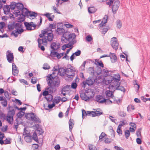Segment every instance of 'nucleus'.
Segmentation results:
<instances>
[{"instance_id": "nucleus-1", "label": "nucleus", "mask_w": 150, "mask_h": 150, "mask_svg": "<svg viewBox=\"0 0 150 150\" xmlns=\"http://www.w3.org/2000/svg\"><path fill=\"white\" fill-rule=\"evenodd\" d=\"M76 35L74 34H71L69 32L64 33L62 36L61 41L62 43H69L65 45L67 48H69L76 42L74 39Z\"/></svg>"}, {"instance_id": "nucleus-2", "label": "nucleus", "mask_w": 150, "mask_h": 150, "mask_svg": "<svg viewBox=\"0 0 150 150\" xmlns=\"http://www.w3.org/2000/svg\"><path fill=\"white\" fill-rule=\"evenodd\" d=\"M47 80H49L47 84L48 85L50 86V87L47 88H46L45 89L48 91L49 93L51 94L56 91L57 90V88L52 85V79L53 78V77H52V74H49L47 76Z\"/></svg>"}, {"instance_id": "nucleus-3", "label": "nucleus", "mask_w": 150, "mask_h": 150, "mask_svg": "<svg viewBox=\"0 0 150 150\" xmlns=\"http://www.w3.org/2000/svg\"><path fill=\"white\" fill-rule=\"evenodd\" d=\"M25 116L28 120L32 121L36 123H40L41 122L39 118L33 112L28 113Z\"/></svg>"}, {"instance_id": "nucleus-4", "label": "nucleus", "mask_w": 150, "mask_h": 150, "mask_svg": "<svg viewBox=\"0 0 150 150\" xmlns=\"http://www.w3.org/2000/svg\"><path fill=\"white\" fill-rule=\"evenodd\" d=\"M95 82V80L93 77H89L86 80L83 81L82 87L85 88L86 85L91 86Z\"/></svg>"}, {"instance_id": "nucleus-5", "label": "nucleus", "mask_w": 150, "mask_h": 150, "mask_svg": "<svg viewBox=\"0 0 150 150\" xmlns=\"http://www.w3.org/2000/svg\"><path fill=\"white\" fill-rule=\"evenodd\" d=\"M105 83L106 85L109 84L110 83L111 84L109 85V88L110 89H111L112 88L114 89H115L116 87L120 85V81H106Z\"/></svg>"}, {"instance_id": "nucleus-6", "label": "nucleus", "mask_w": 150, "mask_h": 150, "mask_svg": "<svg viewBox=\"0 0 150 150\" xmlns=\"http://www.w3.org/2000/svg\"><path fill=\"white\" fill-rule=\"evenodd\" d=\"M52 77L53 78L52 79V85L56 88L58 87L60 83V79L59 78L55 76H53V75L54 74V72L52 73Z\"/></svg>"}, {"instance_id": "nucleus-7", "label": "nucleus", "mask_w": 150, "mask_h": 150, "mask_svg": "<svg viewBox=\"0 0 150 150\" xmlns=\"http://www.w3.org/2000/svg\"><path fill=\"white\" fill-rule=\"evenodd\" d=\"M24 7L23 4L21 3H16V10H14L13 13L16 17H18L21 14L20 11Z\"/></svg>"}, {"instance_id": "nucleus-8", "label": "nucleus", "mask_w": 150, "mask_h": 150, "mask_svg": "<svg viewBox=\"0 0 150 150\" xmlns=\"http://www.w3.org/2000/svg\"><path fill=\"white\" fill-rule=\"evenodd\" d=\"M38 47L40 48L42 51H44L45 50V48L42 45V44H43L44 45H46L47 44V41L45 37L43 39L38 38Z\"/></svg>"}, {"instance_id": "nucleus-9", "label": "nucleus", "mask_w": 150, "mask_h": 150, "mask_svg": "<svg viewBox=\"0 0 150 150\" xmlns=\"http://www.w3.org/2000/svg\"><path fill=\"white\" fill-rule=\"evenodd\" d=\"M15 114V111L13 109L9 110L7 115V121L10 124L13 121V117Z\"/></svg>"}, {"instance_id": "nucleus-10", "label": "nucleus", "mask_w": 150, "mask_h": 150, "mask_svg": "<svg viewBox=\"0 0 150 150\" xmlns=\"http://www.w3.org/2000/svg\"><path fill=\"white\" fill-rule=\"evenodd\" d=\"M105 93L106 94V96L109 97H110L111 98L113 99L114 101L117 104H119L120 102V100L118 98L117 99H115V97L113 95V92H112L110 91H107Z\"/></svg>"}, {"instance_id": "nucleus-11", "label": "nucleus", "mask_w": 150, "mask_h": 150, "mask_svg": "<svg viewBox=\"0 0 150 150\" xmlns=\"http://www.w3.org/2000/svg\"><path fill=\"white\" fill-rule=\"evenodd\" d=\"M111 45L112 47L115 50H117L118 48L119 43L117 39L115 37L112 38L111 40Z\"/></svg>"}, {"instance_id": "nucleus-12", "label": "nucleus", "mask_w": 150, "mask_h": 150, "mask_svg": "<svg viewBox=\"0 0 150 150\" xmlns=\"http://www.w3.org/2000/svg\"><path fill=\"white\" fill-rule=\"evenodd\" d=\"M33 22H31L30 23L26 22H24V24L28 30H31L35 29L36 26V25L33 24Z\"/></svg>"}, {"instance_id": "nucleus-13", "label": "nucleus", "mask_w": 150, "mask_h": 150, "mask_svg": "<svg viewBox=\"0 0 150 150\" xmlns=\"http://www.w3.org/2000/svg\"><path fill=\"white\" fill-rule=\"evenodd\" d=\"M74 71L70 68L66 69V76L68 77L72 78L74 75Z\"/></svg>"}, {"instance_id": "nucleus-14", "label": "nucleus", "mask_w": 150, "mask_h": 150, "mask_svg": "<svg viewBox=\"0 0 150 150\" xmlns=\"http://www.w3.org/2000/svg\"><path fill=\"white\" fill-rule=\"evenodd\" d=\"M114 1L112 4V10L113 13H115L120 6V1L119 0H115Z\"/></svg>"}, {"instance_id": "nucleus-15", "label": "nucleus", "mask_w": 150, "mask_h": 150, "mask_svg": "<svg viewBox=\"0 0 150 150\" xmlns=\"http://www.w3.org/2000/svg\"><path fill=\"white\" fill-rule=\"evenodd\" d=\"M6 52L8 53V54L6 55V58L7 61L9 63H11L13 61L14 57L13 53L12 52H11L9 50L7 51Z\"/></svg>"}, {"instance_id": "nucleus-16", "label": "nucleus", "mask_w": 150, "mask_h": 150, "mask_svg": "<svg viewBox=\"0 0 150 150\" xmlns=\"http://www.w3.org/2000/svg\"><path fill=\"white\" fill-rule=\"evenodd\" d=\"M18 23H16L14 22L10 23L7 25V27L8 28L7 31H11L13 30L14 28L16 29L18 25Z\"/></svg>"}, {"instance_id": "nucleus-17", "label": "nucleus", "mask_w": 150, "mask_h": 150, "mask_svg": "<svg viewBox=\"0 0 150 150\" xmlns=\"http://www.w3.org/2000/svg\"><path fill=\"white\" fill-rule=\"evenodd\" d=\"M88 97H89V100L93 98L94 96V92L93 90L91 89H88L85 91Z\"/></svg>"}, {"instance_id": "nucleus-18", "label": "nucleus", "mask_w": 150, "mask_h": 150, "mask_svg": "<svg viewBox=\"0 0 150 150\" xmlns=\"http://www.w3.org/2000/svg\"><path fill=\"white\" fill-rule=\"evenodd\" d=\"M51 48L53 50H56L60 47V45L57 42H53L50 45Z\"/></svg>"}, {"instance_id": "nucleus-19", "label": "nucleus", "mask_w": 150, "mask_h": 150, "mask_svg": "<svg viewBox=\"0 0 150 150\" xmlns=\"http://www.w3.org/2000/svg\"><path fill=\"white\" fill-rule=\"evenodd\" d=\"M96 101L100 103H103L106 100V99L102 95H98L96 96Z\"/></svg>"}, {"instance_id": "nucleus-20", "label": "nucleus", "mask_w": 150, "mask_h": 150, "mask_svg": "<svg viewBox=\"0 0 150 150\" xmlns=\"http://www.w3.org/2000/svg\"><path fill=\"white\" fill-rule=\"evenodd\" d=\"M23 135L24 136V139L27 142H31L32 138L31 135L30 133L24 134Z\"/></svg>"}, {"instance_id": "nucleus-21", "label": "nucleus", "mask_w": 150, "mask_h": 150, "mask_svg": "<svg viewBox=\"0 0 150 150\" xmlns=\"http://www.w3.org/2000/svg\"><path fill=\"white\" fill-rule=\"evenodd\" d=\"M94 111L93 112H92V113H93V117L95 116H100L101 115L103 114V112L101 111L100 109L99 108L97 109H93Z\"/></svg>"}, {"instance_id": "nucleus-22", "label": "nucleus", "mask_w": 150, "mask_h": 150, "mask_svg": "<svg viewBox=\"0 0 150 150\" xmlns=\"http://www.w3.org/2000/svg\"><path fill=\"white\" fill-rule=\"evenodd\" d=\"M108 16L105 15L102 19L101 23L99 25V27L100 28L105 25V24L107 22Z\"/></svg>"}, {"instance_id": "nucleus-23", "label": "nucleus", "mask_w": 150, "mask_h": 150, "mask_svg": "<svg viewBox=\"0 0 150 150\" xmlns=\"http://www.w3.org/2000/svg\"><path fill=\"white\" fill-rule=\"evenodd\" d=\"M29 11L26 8L23 7L20 11L21 15L23 16H25L28 14Z\"/></svg>"}, {"instance_id": "nucleus-24", "label": "nucleus", "mask_w": 150, "mask_h": 150, "mask_svg": "<svg viewBox=\"0 0 150 150\" xmlns=\"http://www.w3.org/2000/svg\"><path fill=\"white\" fill-rule=\"evenodd\" d=\"M80 96L81 99L83 100L86 101H89V97H88L87 95L86 92L82 93H80Z\"/></svg>"}, {"instance_id": "nucleus-25", "label": "nucleus", "mask_w": 150, "mask_h": 150, "mask_svg": "<svg viewBox=\"0 0 150 150\" xmlns=\"http://www.w3.org/2000/svg\"><path fill=\"white\" fill-rule=\"evenodd\" d=\"M110 58L112 62L114 63L115 62L117 59V58L115 54L114 53L110 52Z\"/></svg>"}, {"instance_id": "nucleus-26", "label": "nucleus", "mask_w": 150, "mask_h": 150, "mask_svg": "<svg viewBox=\"0 0 150 150\" xmlns=\"http://www.w3.org/2000/svg\"><path fill=\"white\" fill-rule=\"evenodd\" d=\"M47 39H46L48 41L51 42L52 41L54 38L53 34L52 32H49L47 33Z\"/></svg>"}, {"instance_id": "nucleus-27", "label": "nucleus", "mask_w": 150, "mask_h": 150, "mask_svg": "<svg viewBox=\"0 0 150 150\" xmlns=\"http://www.w3.org/2000/svg\"><path fill=\"white\" fill-rule=\"evenodd\" d=\"M21 25L20 23H18L17 27L16 28V32H14L20 34L23 32V29H20L21 28Z\"/></svg>"}, {"instance_id": "nucleus-28", "label": "nucleus", "mask_w": 150, "mask_h": 150, "mask_svg": "<svg viewBox=\"0 0 150 150\" xmlns=\"http://www.w3.org/2000/svg\"><path fill=\"white\" fill-rule=\"evenodd\" d=\"M66 69H64V68H59L58 74L61 76H64V74H65Z\"/></svg>"}, {"instance_id": "nucleus-29", "label": "nucleus", "mask_w": 150, "mask_h": 150, "mask_svg": "<svg viewBox=\"0 0 150 150\" xmlns=\"http://www.w3.org/2000/svg\"><path fill=\"white\" fill-rule=\"evenodd\" d=\"M118 77L117 78H116L114 77L111 76V80H107V79H105L104 80L105 82H106V81H120V75H118Z\"/></svg>"}, {"instance_id": "nucleus-30", "label": "nucleus", "mask_w": 150, "mask_h": 150, "mask_svg": "<svg viewBox=\"0 0 150 150\" xmlns=\"http://www.w3.org/2000/svg\"><path fill=\"white\" fill-rule=\"evenodd\" d=\"M3 100H1V103L3 107H6L7 105V101L6 98L4 97Z\"/></svg>"}, {"instance_id": "nucleus-31", "label": "nucleus", "mask_w": 150, "mask_h": 150, "mask_svg": "<svg viewBox=\"0 0 150 150\" xmlns=\"http://www.w3.org/2000/svg\"><path fill=\"white\" fill-rule=\"evenodd\" d=\"M88 11L89 13H93L96 11V9L93 6L90 7L88 8Z\"/></svg>"}, {"instance_id": "nucleus-32", "label": "nucleus", "mask_w": 150, "mask_h": 150, "mask_svg": "<svg viewBox=\"0 0 150 150\" xmlns=\"http://www.w3.org/2000/svg\"><path fill=\"white\" fill-rule=\"evenodd\" d=\"M11 139L10 138H6L5 140H3V143H0V144L1 145L4 144H10L11 143Z\"/></svg>"}, {"instance_id": "nucleus-33", "label": "nucleus", "mask_w": 150, "mask_h": 150, "mask_svg": "<svg viewBox=\"0 0 150 150\" xmlns=\"http://www.w3.org/2000/svg\"><path fill=\"white\" fill-rule=\"evenodd\" d=\"M74 120L72 119H70L69 122V129L70 131H71L73 128V126L74 125V124L73 123Z\"/></svg>"}, {"instance_id": "nucleus-34", "label": "nucleus", "mask_w": 150, "mask_h": 150, "mask_svg": "<svg viewBox=\"0 0 150 150\" xmlns=\"http://www.w3.org/2000/svg\"><path fill=\"white\" fill-rule=\"evenodd\" d=\"M10 8L8 5H5L4 7L3 10L4 13L6 14L8 13L10 11Z\"/></svg>"}, {"instance_id": "nucleus-35", "label": "nucleus", "mask_w": 150, "mask_h": 150, "mask_svg": "<svg viewBox=\"0 0 150 150\" xmlns=\"http://www.w3.org/2000/svg\"><path fill=\"white\" fill-rule=\"evenodd\" d=\"M57 32H58V34L59 35H62L63 34L66 33V32H65V30L63 28H57Z\"/></svg>"}, {"instance_id": "nucleus-36", "label": "nucleus", "mask_w": 150, "mask_h": 150, "mask_svg": "<svg viewBox=\"0 0 150 150\" xmlns=\"http://www.w3.org/2000/svg\"><path fill=\"white\" fill-rule=\"evenodd\" d=\"M95 64L96 65H98L102 67H104L102 61L99 60H96Z\"/></svg>"}, {"instance_id": "nucleus-37", "label": "nucleus", "mask_w": 150, "mask_h": 150, "mask_svg": "<svg viewBox=\"0 0 150 150\" xmlns=\"http://www.w3.org/2000/svg\"><path fill=\"white\" fill-rule=\"evenodd\" d=\"M32 139H33L35 141L37 142H38V136L37 135L36 132H35L33 134V137H32Z\"/></svg>"}, {"instance_id": "nucleus-38", "label": "nucleus", "mask_w": 150, "mask_h": 150, "mask_svg": "<svg viewBox=\"0 0 150 150\" xmlns=\"http://www.w3.org/2000/svg\"><path fill=\"white\" fill-rule=\"evenodd\" d=\"M16 3L15 2L11 3L10 6V8L12 10H16Z\"/></svg>"}, {"instance_id": "nucleus-39", "label": "nucleus", "mask_w": 150, "mask_h": 150, "mask_svg": "<svg viewBox=\"0 0 150 150\" xmlns=\"http://www.w3.org/2000/svg\"><path fill=\"white\" fill-rule=\"evenodd\" d=\"M142 128H140L138 129L136 132V135L138 138H141V131Z\"/></svg>"}, {"instance_id": "nucleus-40", "label": "nucleus", "mask_w": 150, "mask_h": 150, "mask_svg": "<svg viewBox=\"0 0 150 150\" xmlns=\"http://www.w3.org/2000/svg\"><path fill=\"white\" fill-rule=\"evenodd\" d=\"M53 96L51 94H49L45 98L48 101H51L53 99Z\"/></svg>"}, {"instance_id": "nucleus-41", "label": "nucleus", "mask_w": 150, "mask_h": 150, "mask_svg": "<svg viewBox=\"0 0 150 150\" xmlns=\"http://www.w3.org/2000/svg\"><path fill=\"white\" fill-rule=\"evenodd\" d=\"M115 89L116 90L121 91L123 92H125V89L123 87L120 86V85L116 87Z\"/></svg>"}, {"instance_id": "nucleus-42", "label": "nucleus", "mask_w": 150, "mask_h": 150, "mask_svg": "<svg viewBox=\"0 0 150 150\" xmlns=\"http://www.w3.org/2000/svg\"><path fill=\"white\" fill-rule=\"evenodd\" d=\"M88 148L89 150H97L96 146L93 144H89Z\"/></svg>"}, {"instance_id": "nucleus-43", "label": "nucleus", "mask_w": 150, "mask_h": 150, "mask_svg": "<svg viewBox=\"0 0 150 150\" xmlns=\"http://www.w3.org/2000/svg\"><path fill=\"white\" fill-rule=\"evenodd\" d=\"M70 86L68 85H66L62 89L61 91L66 92L68 91V89L69 88Z\"/></svg>"}, {"instance_id": "nucleus-44", "label": "nucleus", "mask_w": 150, "mask_h": 150, "mask_svg": "<svg viewBox=\"0 0 150 150\" xmlns=\"http://www.w3.org/2000/svg\"><path fill=\"white\" fill-rule=\"evenodd\" d=\"M28 14L30 17L32 16L36 17L37 16V14L34 12L29 11Z\"/></svg>"}, {"instance_id": "nucleus-45", "label": "nucleus", "mask_w": 150, "mask_h": 150, "mask_svg": "<svg viewBox=\"0 0 150 150\" xmlns=\"http://www.w3.org/2000/svg\"><path fill=\"white\" fill-rule=\"evenodd\" d=\"M25 114V112L22 111H20L17 113V115L18 118L22 117Z\"/></svg>"}, {"instance_id": "nucleus-46", "label": "nucleus", "mask_w": 150, "mask_h": 150, "mask_svg": "<svg viewBox=\"0 0 150 150\" xmlns=\"http://www.w3.org/2000/svg\"><path fill=\"white\" fill-rule=\"evenodd\" d=\"M12 74L14 76H16L17 75L19 72L18 70L17 69H12Z\"/></svg>"}, {"instance_id": "nucleus-47", "label": "nucleus", "mask_w": 150, "mask_h": 150, "mask_svg": "<svg viewBox=\"0 0 150 150\" xmlns=\"http://www.w3.org/2000/svg\"><path fill=\"white\" fill-rule=\"evenodd\" d=\"M18 16H20V17H19V18L18 19V21L19 23H21L24 20L25 16H23L21 14Z\"/></svg>"}, {"instance_id": "nucleus-48", "label": "nucleus", "mask_w": 150, "mask_h": 150, "mask_svg": "<svg viewBox=\"0 0 150 150\" xmlns=\"http://www.w3.org/2000/svg\"><path fill=\"white\" fill-rule=\"evenodd\" d=\"M117 26L119 28H120L122 26V23L120 20H117L116 21Z\"/></svg>"}, {"instance_id": "nucleus-49", "label": "nucleus", "mask_w": 150, "mask_h": 150, "mask_svg": "<svg viewBox=\"0 0 150 150\" xmlns=\"http://www.w3.org/2000/svg\"><path fill=\"white\" fill-rule=\"evenodd\" d=\"M5 25V23L4 22L0 23V31L3 33L4 31L3 28Z\"/></svg>"}, {"instance_id": "nucleus-50", "label": "nucleus", "mask_w": 150, "mask_h": 150, "mask_svg": "<svg viewBox=\"0 0 150 150\" xmlns=\"http://www.w3.org/2000/svg\"><path fill=\"white\" fill-rule=\"evenodd\" d=\"M125 136L127 139H128L130 136V132L129 130L127 129L125 132Z\"/></svg>"}, {"instance_id": "nucleus-51", "label": "nucleus", "mask_w": 150, "mask_h": 150, "mask_svg": "<svg viewBox=\"0 0 150 150\" xmlns=\"http://www.w3.org/2000/svg\"><path fill=\"white\" fill-rule=\"evenodd\" d=\"M54 50H53L51 51V56L52 57H57V54L58 53V52H55L54 51Z\"/></svg>"}, {"instance_id": "nucleus-52", "label": "nucleus", "mask_w": 150, "mask_h": 150, "mask_svg": "<svg viewBox=\"0 0 150 150\" xmlns=\"http://www.w3.org/2000/svg\"><path fill=\"white\" fill-rule=\"evenodd\" d=\"M42 68L45 70L48 69H50V66L47 63H45L43 65Z\"/></svg>"}, {"instance_id": "nucleus-53", "label": "nucleus", "mask_w": 150, "mask_h": 150, "mask_svg": "<svg viewBox=\"0 0 150 150\" xmlns=\"http://www.w3.org/2000/svg\"><path fill=\"white\" fill-rule=\"evenodd\" d=\"M4 137V134L0 132V143H3V139Z\"/></svg>"}, {"instance_id": "nucleus-54", "label": "nucleus", "mask_w": 150, "mask_h": 150, "mask_svg": "<svg viewBox=\"0 0 150 150\" xmlns=\"http://www.w3.org/2000/svg\"><path fill=\"white\" fill-rule=\"evenodd\" d=\"M133 110L134 109V105H129L127 108V110L128 112H129L131 111V109Z\"/></svg>"}, {"instance_id": "nucleus-55", "label": "nucleus", "mask_w": 150, "mask_h": 150, "mask_svg": "<svg viewBox=\"0 0 150 150\" xmlns=\"http://www.w3.org/2000/svg\"><path fill=\"white\" fill-rule=\"evenodd\" d=\"M119 115L121 117H125L126 115V114L123 111H120L118 112Z\"/></svg>"}, {"instance_id": "nucleus-56", "label": "nucleus", "mask_w": 150, "mask_h": 150, "mask_svg": "<svg viewBox=\"0 0 150 150\" xmlns=\"http://www.w3.org/2000/svg\"><path fill=\"white\" fill-rule=\"evenodd\" d=\"M6 0H0V9L3 7V4H5Z\"/></svg>"}, {"instance_id": "nucleus-57", "label": "nucleus", "mask_w": 150, "mask_h": 150, "mask_svg": "<svg viewBox=\"0 0 150 150\" xmlns=\"http://www.w3.org/2000/svg\"><path fill=\"white\" fill-rule=\"evenodd\" d=\"M16 30L13 31L11 33V35H14L16 38L17 37L18 35V33H17L16 32H16Z\"/></svg>"}, {"instance_id": "nucleus-58", "label": "nucleus", "mask_w": 150, "mask_h": 150, "mask_svg": "<svg viewBox=\"0 0 150 150\" xmlns=\"http://www.w3.org/2000/svg\"><path fill=\"white\" fill-rule=\"evenodd\" d=\"M74 55L76 56H79L81 54V51L80 50H78L77 52L73 53Z\"/></svg>"}, {"instance_id": "nucleus-59", "label": "nucleus", "mask_w": 150, "mask_h": 150, "mask_svg": "<svg viewBox=\"0 0 150 150\" xmlns=\"http://www.w3.org/2000/svg\"><path fill=\"white\" fill-rule=\"evenodd\" d=\"M64 52H63L62 53H61L60 54H59V53H58L57 54V58L58 59H59L61 58V57H62L64 55Z\"/></svg>"}, {"instance_id": "nucleus-60", "label": "nucleus", "mask_w": 150, "mask_h": 150, "mask_svg": "<svg viewBox=\"0 0 150 150\" xmlns=\"http://www.w3.org/2000/svg\"><path fill=\"white\" fill-rule=\"evenodd\" d=\"M19 80L21 83H23L26 85H28V84L27 81L24 79H21Z\"/></svg>"}, {"instance_id": "nucleus-61", "label": "nucleus", "mask_w": 150, "mask_h": 150, "mask_svg": "<svg viewBox=\"0 0 150 150\" xmlns=\"http://www.w3.org/2000/svg\"><path fill=\"white\" fill-rule=\"evenodd\" d=\"M106 135L105 133L102 132L99 136V139H102Z\"/></svg>"}, {"instance_id": "nucleus-62", "label": "nucleus", "mask_w": 150, "mask_h": 150, "mask_svg": "<svg viewBox=\"0 0 150 150\" xmlns=\"http://www.w3.org/2000/svg\"><path fill=\"white\" fill-rule=\"evenodd\" d=\"M77 86V85L76 83H73L71 85V88L74 89H75Z\"/></svg>"}, {"instance_id": "nucleus-63", "label": "nucleus", "mask_w": 150, "mask_h": 150, "mask_svg": "<svg viewBox=\"0 0 150 150\" xmlns=\"http://www.w3.org/2000/svg\"><path fill=\"white\" fill-rule=\"evenodd\" d=\"M86 40L88 42H90L92 40V38L90 35H88L86 38Z\"/></svg>"}, {"instance_id": "nucleus-64", "label": "nucleus", "mask_w": 150, "mask_h": 150, "mask_svg": "<svg viewBox=\"0 0 150 150\" xmlns=\"http://www.w3.org/2000/svg\"><path fill=\"white\" fill-rule=\"evenodd\" d=\"M141 138H138L136 139L137 143L139 144H142V141Z\"/></svg>"}]
</instances>
